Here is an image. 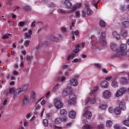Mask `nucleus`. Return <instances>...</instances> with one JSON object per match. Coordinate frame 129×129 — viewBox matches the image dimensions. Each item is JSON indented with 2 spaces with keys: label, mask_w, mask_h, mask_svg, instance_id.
<instances>
[{
  "label": "nucleus",
  "mask_w": 129,
  "mask_h": 129,
  "mask_svg": "<svg viewBox=\"0 0 129 129\" xmlns=\"http://www.w3.org/2000/svg\"><path fill=\"white\" fill-rule=\"evenodd\" d=\"M22 92H24V90H23L22 88H19L16 90V93L19 95V94H21Z\"/></svg>",
  "instance_id": "nucleus-31"
},
{
  "label": "nucleus",
  "mask_w": 129,
  "mask_h": 129,
  "mask_svg": "<svg viewBox=\"0 0 129 129\" xmlns=\"http://www.w3.org/2000/svg\"><path fill=\"white\" fill-rule=\"evenodd\" d=\"M128 34V31L125 30H121V35L122 38H126L127 37V34Z\"/></svg>",
  "instance_id": "nucleus-16"
},
{
  "label": "nucleus",
  "mask_w": 129,
  "mask_h": 129,
  "mask_svg": "<svg viewBox=\"0 0 129 129\" xmlns=\"http://www.w3.org/2000/svg\"><path fill=\"white\" fill-rule=\"evenodd\" d=\"M21 88H22V89L24 92H25V91H27V90L29 88V84H26V85H23L22 86V87H21Z\"/></svg>",
  "instance_id": "nucleus-32"
},
{
  "label": "nucleus",
  "mask_w": 129,
  "mask_h": 129,
  "mask_svg": "<svg viewBox=\"0 0 129 129\" xmlns=\"http://www.w3.org/2000/svg\"><path fill=\"white\" fill-rule=\"evenodd\" d=\"M77 9H78L77 6L76 5H74L73 7V10H72L71 11H70V13L73 12H75V11H76V10H77Z\"/></svg>",
  "instance_id": "nucleus-53"
},
{
  "label": "nucleus",
  "mask_w": 129,
  "mask_h": 129,
  "mask_svg": "<svg viewBox=\"0 0 129 129\" xmlns=\"http://www.w3.org/2000/svg\"><path fill=\"white\" fill-rule=\"evenodd\" d=\"M40 108L41 106L40 105H38V102H37L33 109L35 111H37V110H39V109H40Z\"/></svg>",
  "instance_id": "nucleus-30"
},
{
  "label": "nucleus",
  "mask_w": 129,
  "mask_h": 129,
  "mask_svg": "<svg viewBox=\"0 0 129 129\" xmlns=\"http://www.w3.org/2000/svg\"><path fill=\"white\" fill-rule=\"evenodd\" d=\"M80 47V45L79 44L77 45L76 47V49L74 50V53H76L77 54L79 52V48Z\"/></svg>",
  "instance_id": "nucleus-37"
},
{
  "label": "nucleus",
  "mask_w": 129,
  "mask_h": 129,
  "mask_svg": "<svg viewBox=\"0 0 129 129\" xmlns=\"http://www.w3.org/2000/svg\"><path fill=\"white\" fill-rule=\"evenodd\" d=\"M30 98L31 100H35L37 98V93L32 91L30 93Z\"/></svg>",
  "instance_id": "nucleus-12"
},
{
  "label": "nucleus",
  "mask_w": 129,
  "mask_h": 129,
  "mask_svg": "<svg viewBox=\"0 0 129 129\" xmlns=\"http://www.w3.org/2000/svg\"><path fill=\"white\" fill-rule=\"evenodd\" d=\"M30 40H26L25 43H24V46L25 47H28V46H29V45H30Z\"/></svg>",
  "instance_id": "nucleus-52"
},
{
  "label": "nucleus",
  "mask_w": 129,
  "mask_h": 129,
  "mask_svg": "<svg viewBox=\"0 0 129 129\" xmlns=\"http://www.w3.org/2000/svg\"><path fill=\"white\" fill-rule=\"evenodd\" d=\"M98 90V87H96V88H94L92 91L90 93V95H92V94H94L96 91Z\"/></svg>",
  "instance_id": "nucleus-41"
},
{
  "label": "nucleus",
  "mask_w": 129,
  "mask_h": 129,
  "mask_svg": "<svg viewBox=\"0 0 129 129\" xmlns=\"http://www.w3.org/2000/svg\"><path fill=\"white\" fill-rule=\"evenodd\" d=\"M103 96L105 99L109 98L111 96V93L110 91L106 90L103 93Z\"/></svg>",
  "instance_id": "nucleus-9"
},
{
  "label": "nucleus",
  "mask_w": 129,
  "mask_h": 129,
  "mask_svg": "<svg viewBox=\"0 0 129 129\" xmlns=\"http://www.w3.org/2000/svg\"><path fill=\"white\" fill-rule=\"evenodd\" d=\"M50 39L53 41V42H59V38L55 36H51Z\"/></svg>",
  "instance_id": "nucleus-39"
},
{
  "label": "nucleus",
  "mask_w": 129,
  "mask_h": 129,
  "mask_svg": "<svg viewBox=\"0 0 129 129\" xmlns=\"http://www.w3.org/2000/svg\"><path fill=\"white\" fill-rule=\"evenodd\" d=\"M70 83L71 85L75 87L78 85V81L76 79L73 78L70 80Z\"/></svg>",
  "instance_id": "nucleus-11"
},
{
  "label": "nucleus",
  "mask_w": 129,
  "mask_h": 129,
  "mask_svg": "<svg viewBox=\"0 0 129 129\" xmlns=\"http://www.w3.org/2000/svg\"><path fill=\"white\" fill-rule=\"evenodd\" d=\"M112 78V77L111 76H109L105 78V80H107L108 81L110 80Z\"/></svg>",
  "instance_id": "nucleus-60"
},
{
  "label": "nucleus",
  "mask_w": 129,
  "mask_h": 129,
  "mask_svg": "<svg viewBox=\"0 0 129 129\" xmlns=\"http://www.w3.org/2000/svg\"><path fill=\"white\" fill-rule=\"evenodd\" d=\"M112 35L114 38H116V39L118 40H120V35L116 31L113 32Z\"/></svg>",
  "instance_id": "nucleus-17"
},
{
  "label": "nucleus",
  "mask_w": 129,
  "mask_h": 129,
  "mask_svg": "<svg viewBox=\"0 0 129 129\" xmlns=\"http://www.w3.org/2000/svg\"><path fill=\"white\" fill-rule=\"evenodd\" d=\"M112 86L114 87V88L118 87V83L115 81H113V82H112Z\"/></svg>",
  "instance_id": "nucleus-28"
},
{
  "label": "nucleus",
  "mask_w": 129,
  "mask_h": 129,
  "mask_svg": "<svg viewBox=\"0 0 129 129\" xmlns=\"http://www.w3.org/2000/svg\"><path fill=\"white\" fill-rule=\"evenodd\" d=\"M23 10L24 11H27V12H30L32 10V9H31V7L29 6H24L23 8Z\"/></svg>",
  "instance_id": "nucleus-29"
},
{
  "label": "nucleus",
  "mask_w": 129,
  "mask_h": 129,
  "mask_svg": "<svg viewBox=\"0 0 129 129\" xmlns=\"http://www.w3.org/2000/svg\"><path fill=\"white\" fill-rule=\"evenodd\" d=\"M30 102V98H29V96L25 95H24L23 99V104L24 105H27L28 103Z\"/></svg>",
  "instance_id": "nucleus-8"
},
{
  "label": "nucleus",
  "mask_w": 129,
  "mask_h": 129,
  "mask_svg": "<svg viewBox=\"0 0 129 129\" xmlns=\"http://www.w3.org/2000/svg\"><path fill=\"white\" fill-rule=\"evenodd\" d=\"M61 122L62 121L65 122V121H67V117H62V118H61Z\"/></svg>",
  "instance_id": "nucleus-64"
},
{
  "label": "nucleus",
  "mask_w": 129,
  "mask_h": 129,
  "mask_svg": "<svg viewBox=\"0 0 129 129\" xmlns=\"http://www.w3.org/2000/svg\"><path fill=\"white\" fill-rule=\"evenodd\" d=\"M11 34H6L4 36H3V39H4V40H6V39H9V36H10Z\"/></svg>",
  "instance_id": "nucleus-55"
},
{
  "label": "nucleus",
  "mask_w": 129,
  "mask_h": 129,
  "mask_svg": "<svg viewBox=\"0 0 129 129\" xmlns=\"http://www.w3.org/2000/svg\"><path fill=\"white\" fill-rule=\"evenodd\" d=\"M33 34V31L32 30H29V33H25V37H26L27 39H30L31 38V35Z\"/></svg>",
  "instance_id": "nucleus-24"
},
{
  "label": "nucleus",
  "mask_w": 129,
  "mask_h": 129,
  "mask_svg": "<svg viewBox=\"0 0 129 129\" xmlns=\"http://www.w3.org/2000/svg\"><path fill=\"white\" fill-rule=\"evenodd\" d=\"M112 126V121L110 120L107 121L106 122V126L107 127H110Z\"/></svg>",
  "instance_id": "nucleus-34"
},
{
  "label": "nucleus",
  "mask_w": 129,
  "mask_h": 129,
  "mask_svg": "<svg viewBox=\"0 0 129 129\" xmlns=\"http://www.w3.org/2000/svg\"><path fill=\"white\" fill-rule=\"evenodd\" d=\"M114 112L115 114H117V115H119L120 113H121V109L119 107H116L114 109Z\"/></svg>",
  "instance_id": "nucleus-21"
},
{
  "label": "nucleus",
  "mask_w": 129,
  "mask_h": 129,
  "mask_svg": "<svg viewBox=\"0 0 129 129\" xmlns=\"http://www.w3.org/2000/svg\"><path fill=\"white\" fill-rule=\"evenodd\" d=\"M68 67H69V66L67 64H64L62 66V68L63 70H64L65 69H67V68H68Z\"/></svg>",
  "instance_id": "nucleus-61"
},
{
  "label": "nucleus",
  "mask_w": 129,
  "mask_h": 129,
  "mask_svg": "<svg viewBox=\"0 0 129 129\" xmlns=\"http://www.w3.org/2000/svg\"><path fill=\"white\" fill-rule=\"evenodd\" d=\"M64 6H66V7L67 9H72V6H73L72 3H71V2H70L68 0H66L64 1Z\"/></svg>",
  "instance_id": "nucleus-14"
},
{
  "label": "nucleus",
  "mask_w": 129,
  "mask_h": 129,
  "mask_svg": "<svg viewBox=\"0 0 129 129\" xmlns=\"http://www.w3.org/2000/svg\"><path fill=\"white\" fill-rule=\"evenodd\" d=\"M73 91V90H72V88L70 87H67V88L64 89L62 93V95L63 97H66V96H67L68 94H70L71 92Z\"/></svg>",
  "instance_id": "nucleus-5"
},
{
  "label": "nucleus",
  "mask_w": 129,
  "mask_h": 129,
  "mask_svg": "<svg viewBox=\"0 0 129 129\" xmlns=\"http://www.w3.org/2000/svg\"><path fill=\"white\" fill-rule=\"evenodd\" d=\"M56 124H60L62 122V119L60 117L56 118L54 120Z\"/></svg>",
  "instance_id": "nucleus-26"
},
{
  "label": "nucleus",
  "mask_w": 129,
  "mask_h": 129,
  "mask_svg": "<svg viewBox=\"0 0 129 129\" xmlns=\"http://www.w3.org/2000/svg\"><path fill=\"white\" fill-rule=\"evenodd\" d=\"M99 129H104V125L103 124H101L98 126Z\"/></svg>",
  "instance_id": "nucleus-58"
},
{
  "label": "nucleus",
  "mask_w": 129,
  "mask_h": 129,
  "mask_svg": "<svg viewBox=\"0 0 129 129\" xmlns=\"http://www.w3.org/2000/svg\"><path fill=\"white\" fill-rule=\"evenodd\" d=\"M99 41L103 45H106V44H107V42H106V35H105V33H101Z\"/></svg>",
  "instance_id": "nucleus-4"
},
{
  "label": "nucleus",
  "mask_w": 129,
  "mask_h": 129,
  "mask_svg": "<svg viewBox=\"0 0 129 129\" xmlns=\"http://www.w3.org/2000/svg\"><path fill=\"white\" fill-rule=\"evenodd\" d=\"M110 48L112 51H117V45L115 43H111L110 44Z\"/></svg>",
  "instance_id": "nucleus-18"
},
{
  "label": "nucleus",
  "mask_w": 129,
  "mask_h": 129,
  "mask_svg": "<svg viewBox=\"0 0 129 129\" xmlns=\"http://www.w3.org/2000/svg\"><path fill=\"white\" fill-rule=\"evenodd\" d=\"M59 86H60L59 84H57L55 85L53 87V88L52 89V92H56V91H57V90H58V87H59Z\"/></svg>",
  "instance_id": "nucleus-33"
},
{
  "label": "nucleus",
  "mask_w": 129,
  "mask_h": 129,
  "mask_svg": "<svg viewBox=\"0 0 129 129\" xmlns=\"http://www.w3.org/2000/svg\"><path fill=\"white\" fill-rule=\"evenodd\" d=\"M28 24V21H21L19 22V26L20 27H24V26H26Z\"/></svg>",
  "instance_id": "nucleus-27"
},
{
  "label": "nucleus",
  "mask_w": 129,
  "mask_h": 129,
  "mask_svg": "<svg viewBox=\"0 0 129 129\" xmlns=\"http://www.w3.org/2000/svg\"><path fill=\"white\" fill-rule=\"evenodd\" d=\"M75 5L77 6L78 9L81 8V4L80 3H77Z\"/></svg>",
  "instance_id": "nucleus-63"
},
{
  "label": "nucleus",
  "mask_w": 129,
  "mask_h": 129,
  "mask_svg": "<svg viewBox=\"0 0 129 129\" xmlns=\"http://www.w3.org/2000/svg\"><path fill=\"white\" fill-rule=\"evenodd\" d=\"M88 102H90L91 104H94L96 102L95 98L90 99L88 98L87 100H86V104H87Z\"/></svg>",
  "instance_id": "nucleus-15"
},
{
  "label": "nucleus",
  "mask_w": 129,
  "mask_h": 129,
  "mask_svg": "<svg viewBox=\"0 0 129 129\" xmlns=\"http://www.w3.org/2000/svg\"><path fill=\"white\" fill-rule=\"evenodd\" d=\"M100 26L102 28H104V27H105V22L103 20H101L100 21Z\"/></svg>",
  "instance_id": "nucleus-43"
},
{
  "label": "nucleus",
  "mask_w": 129,
  "mask_h": 129,
  "mask_svg": "<svg viewBox=\"0 0 129 129\" xmlns=\"http://www.w3.org/2000/svg\"><path fill=\"white\" fill-rule=\"evenodd\" d=\"M43 123L44 126H48V125H49V121H48V120L47 119H43Z\"/></svg>",
  "instance_id": "nucleus-36"
},
{
  "label": "nucleus",
  "mask_w": 129,
  "mask_h": 129,
  "mask_svg": "<svg viewBox=\"0 0 129 129\" xmlns=\"http://www.w3.org/2000/svg\"><path fill=\"white\" fill-rule=\"evenodd\" d=\"M46 117L47 118H51L52 117V113H48L46 114Z\"/></svg>",
  "instance_id": "nucleus-59"
},
{
  "label": "nucleus",
  "mask_w": 129,
  "mask_h": 129,
  "mask_svg": "<svg viewBox=\"0 0 129 129\" xmlns=\"http://www.w3.org/2000/svg\"><path fill=\"white\" fill-rule=\"evenodd\" d=\"M108 111L110 113H112V112H114V109L112 107H110L108 108Z\"/></svg>",
  "instance_id": "nucleus-50"
},
{
  "label": "nucleus",
  "mask_w": 129,
  "mask_h": 129,
  "mask_svg": "<svg viewBox=\"0 0 129 129\" xmlns=\"http://www.w3.org/2000/svg\"><path fill=\"white\" fill-rule=\"evenodd\" d=\"M127 49V46L125 44H122L119 47V51H117L116 53V57L120 56H125V51Z\"/></svg>",
  "instance_id": "nucleus-1"
},
{
  "label": "nucleus",
  "mask_w": 129,
  "mask_h": 129,
  "mask_svg": "<svg viewBox=\"0 0 129 129\" xmlns=\"http://www.w3.org/2000/svg\"><path fill=\"white\" fill-rule=\"evenodd\" d=\"M119 81L122 84H125L127 82V79L125 77H122L120 79Z\"/></svg>",
  "instance_id": "nucleus-23"
},
{
  "label": "nucleus",
  "mask_w": 129,
  "mask_h": 129,
  "mask_svg": "<svg viewBox=\"0 0 129 129\" xmlns=\"http://www.w3.org/2000/svg\"><path fill=\"white\" fill-rule=\"evenodd\" d=\"M69 98L71 99V100H72L73 101H75L76 100V96L73 93V92L70 93L69 94Z\"/></svg>",
  "instance_id": "nucleus-20"
},
{
  "label": "nucleus",
  "mask_w": 129,
  "mask_h": 129,
  "mask_svg": "<svg viewBox=\"0 0 129 129\" xmlns=\"http://www.w3.org/2000/svg\"><path fill=\"white\" fill-rule=\"evenodd\" d=\"M69 116L70 118H75L76 117V112L74 111H71L69 113Z\"/></svg>",
  "instance_id": "nucleus-19"
},
{
  "label": "nucleus",
  "mask_w": 129,
  "mask_h": 129,
  "mask_svg": "<svg viewBox=\"0 0 129 129\" xmlns=\"http://www.w3.org/2000/svg\"><path fill=\"white\" fill-rule=\"evenodd\" d=\"M125 93V89L122 88L118 90V91L116 93L115 96L116 97H119L121 95H123Z\"/></svg>",
  "instance_id": "nucleus-7"
},
{
  "label": "nucleus",
  "mask_w": 129,
  "mask_h": 129,
  "mask_svg": "<svg viewBox=\"0 0 129 129\" xmlns=\"http://www.w3.org/2000/svg\"><path fill=\"white\" fill-rule=\"evenodd\" d=\"M80 12L77 11L75 13V18H80Z\"/></svg>",
  "instance_id": "nucleus-49"
},
{
  "label": "nucleus",
  "mask_w": 129,
  "mask_h": 129,
  "mask_svg": "<svg viewBox=\"0 0 129 129\" xmlns=\"http://www.w3.org/2000/svg\"><path fill=\"white\" fill-rule=\"evenodd\" d=\"M119 108L121 110H125L126 109V104L124 101H119L118 103Z\"/></svg>",
  "instance_id": "nucleus-6"
},
{
  "label": "nucleus",
  "mask_w": 129,
  "mask_h": 129,
  "mask_svg": "<svg viewBox=\"0 0 129 129\" xmlns=\"http://www.w3.org/2000/svg\"><path fill=\"white\" fill-rule=\"evenodd\" d=\"M13 99L15 101H18L19 98H18V94L16 92L13 96Z\"/></svg>",
  "instance_id": "nucleus-45"
},
{
  "label": "nucleus",
  "mask_w": 129,
  "mask_h": 129,
  "mask_svg": "<svg viewBox=\"0 0 129 129\" xmlns=\"http://www.w3.org/2000/svg\"><path fill=\"white\" fill-rule=\"evenodd\" d=\"M99 108L101 109H106V108H107V105L106 104H101L100 106H99Z\"/></svg>",
  "instance_id": "nucleus-40"
},
{
  "label": "nucleus",
  "mask_w": 129,
  "mask_h": 129,
  "mask_svg": "<svg viewBox=\"0 0 129 129\" xmlns=\"http://www.w3.org/2000/svg\"><path fill=\"white\" fill-rule=\"evenodd\" d=\"M71 58H72L73 59V58H75V54L72 53L70 55H69L67 58L68 61H69Z\"/></svg>",
  "instance_id": "nucleus-47"
},
{
  "label": "nucleus",
  "mask_w": 129,
  "mask_h": 129,
  "mask_svg": "<svg viewBox=\"0 0 129 129\" xmlns=\"http://www.w3.org/2000/svg\"><path fill=\"white\" fill-rule=\"evenodd\" d=\"M9 93L10 94H12V93H14V92H15V89H14V88H10L9 89Z\"/></svg>",
  "instance_id": "nucleus-56"
},
{
  "label": "nucleus",
  "mask_w": 129,
  "mask_h": 129,
  "mask_svg": "<svg viewBox=\"0 0 129 129\" xmlns=\"http://www.w3.org/2000/svg\"><path fill=\"white\" fill-rule=\"evenodd\" d=\"M122 25L124 28L127 29L129 27V22L124 21L122 22Z\"/></svg>",
  "instance_id": "nucleus-25"
},
{
  "label": "nucleus",
  "mask_w": 129,
  "mask_h": 129,
  "mask_svg": "<svg viewBox=\"0 0 129 129\" xmlns=\"http://www.w3.org/2000/svg\"><path fill=\"white\" fill-rule=\"evenodd\" d=\"M114 129H120V126L118 125V124H115L113 126Z\"/></svg>",
  "instance_id": "nucleus-62"
},
{
  "label": "nucleus",
  "mask_w": 129,
  "mask_h": 129,
  "mask_svg": "<svg viewBox=\"0 0 129 129\" xmlns=\"http://www.w3.org/2000/svg\"><path fill=\"white\" fill-rule=\"evenodd\" d=\"M85 121H84V123H85V125L82 127V129H92V128H93V127L92 126V125L88 124V122L87 121V120H85Z\"/></svg>",
  "instance_id": "nucleus-10"
},
{
  "label": "nucleus",
  "mask_w": 129,
  "mask_h": 129,
  "mask_svg": "<svg viewBox=\"0 0 129 129\" xmlns=\"http://www.w3.org/2000/svg\"><path fill=\"white\" fill-rule=\"evenodd\" d=\"M54 106L56 109H60L63 107V103L61 102V100L59 98L54 99Z\"/></svg>",
  "instance_id": "nucleus-2"
},
{
  "label": "nucleus",
  "mask_w": 129,
  "mask_h": 129,
  "mask_svg": "<svg viewBox=\"0 0 129 129\" xmlns=\"http://www.w3.org/2000/svg\"><path fill=\"white\" fill-rule=\"evenodd\" d=\"M87 14L88 16H91L92 14H93V12H92V10L90 9V8H88L87 9Z\"/></svg>",
  "instance_id": "nucleus-35"
},
{
  "label": "nucleus",
  "mask_w": 129,
  "mask_h": 129,
  "mask_svg": "<svg viewBox=\"0 0 129 129\" xmlns=\"http://www.w3.org/2000/svg\"><path fill=\"white\" fill-rule=\"evenodd\" d=\"M31 28H35L36 27V21H33L30 25Z\"/></svg>",
  "instance_id": "nucleus-51"
},
{
  "label": "nucleus",
  "mask_w": 129,
  "mask_h": 129,
  "mask_svg": "<svg viewBox=\"0 0 129 129\" xmlns=\"http://www.w3.org/2000/svg\"><path fill=\"white\" fill-rule=\"evenodd\" d=\"M128 120H125L123 121V124L126 125V126H129V116L127 117Z\"/></svg>",
  "instance_id": "nucleus-38"
},
{
  "label": "nucleus",
  "mask_w": 129,
  "mask_h": 129,
  "mask_svg": "<svg viewBox=\"0 0 129 129\" xmlns=\"http://www.w3.org/2000/svg\"><path fill=\"white\" fill-rule=\"evenodd\" d=\"M94 65L95 68H97V69H98L99 70H100V69H101V66H100V64L95 63Z\"/></svg>",
  "instance_id": "nucleus-46"
},
{
  "label": "nucleus",
  "mask_w": 129,
  "mask_h": 129,
  "mask_svg": "<svg viewBox=\"0 0 129 129\" xmlns=\"http://www.w3.org/2000/svg\"><path fill=\"white\" fill-rule=\"evenodd\" d=\"M83 116H85L86 118H88V119H90L92 117V113L91 112L88 111L87 110V107H86L84 110V112L82 114Z\"/></svg>",
  "instance_id": "nucleus-3"
},
{
  "label": "nucleus",
  "mask_w": 129,
  "mask_h": 129,
  "mask_svg": "<svg viewBox=\"0 0 129 129\" xmlns=\"http://www.w3.org/2000/svg\"><path fill=\"white\" fill-rule=\"evenodd\" d=\"M100 2V0H99L98 2H95V1H93L92 4L95 8H97V4Z\"/></svg>",
  "instance_id": "nucleus-42"
},
{
  "label": "nucleus",
  "mask_w": 129,
  "mask_h": 129,
  "mask_svg": "<svg viewBox=\"0 0 129 129\" xmlns=\"http://www.w3.org/2000/svg\"><path fill=\"white\" fill-rule=\"evenodd\" d=\"M80 61H81V59H77V58H75L73 62L74 63H77V62H80Z\"/></svg>",
  "instance_id": "nucleus-57"
},
{
  "label": "nucleus",
  "mask_w": 129,
  "mask_h": 129,
  "mask_svg": "<svg viewBox=\"0 0 129 129\" xmlns=\"http://www.w3.org/2000/svg\"><path fill=\"white\" fill-rule=\"evenodd\" d=\"M72 35H75V36H78L79 35V31L78 30L74 32V31H72Z\"/></svg>",
  "instance_id": "nucleus-48"
},
{
  "label": "nucleus",
  "mask_w": 129,
  "mask_h": 129,
  "mask_svg": "<svg viewBox=\"0 0 129 129\" xmlns=\"http://www.w3.org/2000/svg\"><path fill=\"white\" fill-rule=\"evenodd\" d=\"M12 74L13 75H14L15 76H18V75H19V72L16 70H15L12 72Z\"/></svg>",
  "instance_id": "nucleus-54"
},
{
  "label": "nucleus",
  "mask_w": 129,
  "mask_h": 129,
  "mask_svg": "<svg viewBox=\"0 0 129 129\" xmlns=\"http://www.w3.org/2000/svg\"><path fill=\"white\" fill-rule=\"evenodd\" d=\"M58 12H59V13H60V14H62V15H66V10H64L63 9H59Z\"/></svg>",
  "instance_id": "nucleus-44"
},
{
  "label": "nucleus",
  "mask_w": 129,
  "mask_h": 129,
  "mask_svg": "<svg viewBox=\"0 0 129 129\" xmlns=\"http://www.w3.org/2000/svg\"><path fill=\"white\" fill-rule=\"evenodd\" d=\"M60 114L61 116H66L67 115V111L66 109H62L60 110Z\"/></svg>",
  "instance_id": "nucleus-22"
},
{
  "label": "nucleus",
  "mask_w": 129,
  "mask_h": 129,
  "mask_svg": "<svg viewBox=\"0 0 129 129\" xmlns=\"http://www.w3.org/2000/svg\"><path fill=\"white\" fill-rule=\"evenodd\" d=\"M108 82L106 81H103L100 84L101 87L104 89L108 88Z\"/></svg>",
  "instance_id": "nucleus-13"
}]
</instances>
